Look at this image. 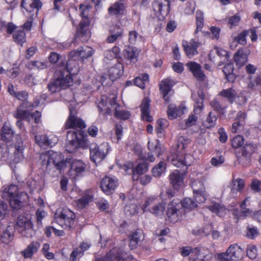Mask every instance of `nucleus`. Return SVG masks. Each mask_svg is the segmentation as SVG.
Here are the masks:
<instances>
[{
	"label": "nucleus",
	"instance_id": "38",
	"mask_svg": "<svg viewBox=\"0 0 261 261\" xmlns=\"http://www.w3.org/2000/svg\"><path fill=\"white\" fill-rule=\"evenodd\" d=\"M120 49L118 47L115 46L111 49H109L105 51V62H107V60H111L116 58L119 53Z\"/></svg>",
	"mask_w": 261,
	"mask_h": 261
},
{
	"label": "nucleus",
	"instance_id": "26",
	"mask_svg": "<svg viewBox=\"0 0 261 261\" xmlns=\"http://www.w3.org/2000/svg\"><path fill=\"white\" fill-rule=\"evenodd\" d=\"M234 67L232 63L225 64L223 68V72L228 82H233L236 79V75L233 73Z\"/></svg>",
	"mask_w": 261,
	"mask_h": 261
},
{
	"label": "nucleus",
	"instance_id": "7",
	"mask_svg": "<svg viewBox=\"0 0 261 261\" xmlns=\"http://www.w3.org/2000/svg\"><path fill=\"white\" fill-rule=\"evenodd\" d=\"M256 147L252 143H246L241 148V152H236V155L239 163L243 166H249L251 162V155Z\"/></svg>",
	"mask_w": 261,
	"mask_h": 261
},
{
	"label": "nucleus",
	"instance_id": "20",
	"mask_svg": "<svg viewBox=\"0 0 261 261\" xmlns=\"http://www.w3.org/2000/svg\"><path fill=\"white\" fill-rule=\"evenodd\" d=\"M238 93L233 88L223 89L218 94V96L226 100L229 103L232 104L237 97Z\"/></svg>",
	"mask_w": 261,
	"mask_h": 261
},
{
	"label": "nucleus",
	"instance_id": "29",
	"mask_svg": "<svg viewBox=\"0 0 261 261\" xmlns=\"http://www.w3.org/2000/svg\"><path fill=\"white\" fill-rule=\"evenodd\" d=\"M144 236L141 230H138L134 232L129 240V247L133 249L137 247V245L143 240Z\"/></svg>",
	"mask_w": 261,
	"mask_h": 261
},
{
	"label": "nucleus",
	"instance_id": "6",
	"mask_svg": "<svg viewBox=\"0 0 261 261\" xmlns=\"http://www.w3.org/2000/svg\"><path fill=\"white\" fill-rule=\"evenodd\" d=\"M166 203L160 202L156 197H149L142 205L144 211H148L155 216H161L166 208Z\"/></svg>",
	"mask_w": 261,
	"mask_h": 261
},
{
	"label": "nucleus",
	"instance_id": "14",
	"mask_svg": "<svg viewBox=\"0 0 261 261\" xmlns=\"http://www.w3.org/2000/svg\"><path fill=\"white\" fill-rule=\"evenodd\" d=\"M118 185V180L115 177L107 176L102 179L100 187L105 193L110 195L113 193Z\"/></svg>",
	"mask_w": 261,
	"mask_h": 261
},
{
	"label": "nucleus",
	"instance_id": "30",
	"mask_svg": "<svg viewBox=\"0 0 261 261\" xmlns=\"http://www.w3.org/2000/svg\"><path fill=\"white\" fill-rule=\"evenodd\" d=\"M233 58L236 65L240 67L243 66L247 61V55L244 53L243 48H240L234 54Z\"/></svg>",
	"mask_w": 261,
	"mask_h": 261
},
{
	"label": "nucleus",
	"instance_id": "15",
	"mask_svg": "<svg viewBox=\"0 0 261 261\" xmlns=\"http://www.w3.org/2000/svg\"><path fill=\"white\" fill-rule=\"evenodd\" d=\"M210 250L206 247H200L194 248L192 259L193 261H206L211 258Z\"/></svg>",
	"mask_w": 261,
	"mask_h": 261
},
{
	"label": "nucleus",
	"instance_id": "51",
	"mask_svg": "<svg viewBox=\"0 0 261 261\" xmlns=\"http://www.w3.org/2000/svg\"><path fill=\"white\" fill-rule=\"evenodd\" d=\"M179 110L174 104H170L168 107L167 114L170 119H175L178 114Z\"/></svg>",
	"mask_w": 261,
	"mask_h": 261
},
{
	"label": "nucleus",
	"instance_id": "60",
	"mask_svg": "<svg viewBox=\"0 0 261 261\" xmlns=\"http://www.w3.org/2000/svg\"><path fill=\"white\" fill-rule=\"evenodd\" d=\"M115 116L119 119L125 120L129 118V113L128 111L118 110L115 108Z\"/></svg>",
	"mask_w": 261,
	"mask_h": 261
},
{
	"label": "nucleus",
	"instance_id": "64",
	"mask_svg": "<svg viewBox=\"0 0 261 261\" xmlns=\"http://www.w3.org/2000/svg\"><path fill=\"white\" fill-rule=\"evenodd\" d=\"M225 161V158L222 155L213 157L211 160V163L214 166H218L222 165Z\"/></svg>",
	"mask_w": 261,
	"mask_h": 261
},
{
	"label": "nucleus",
	"instance_id": "32",
	"mask_svg": "<svg viewBox=\"0 0 261 261\" xmlns=\"http://www.w3.org/2000/svg\"><path fill=\"white\" fill-rule=\"evenodd\" d=\"M139 50L136 47H129L125 50L124 57L133 63L137 60Z\"/></svg>",
	"mask_w": 261,
	"mask_h": 261
},
{
	"label": "nucleus",
	"instance_id": "41",
	"mask_svg": "<svg viewBox=\"0 0 261 261\" xmlns=\"http://www.w3.org/2000/svg\"><path fill=\"white\" fill-rule=\"evenodd\" d=\"M210 32H205V35L210 37L213 40H219L221 32V29L219 27L212 26L210 29Z\"/></svg>",
	"mask_w": 261,
	"mask_h": 261
},
{
	"label": "nucleus",
	"instance_id": "9",
	"mask_svg": "<svg viewBox=\"0 0 261 261\" xmlns=\"http://www.w3.org/2000/svg\"><path fill=\"white\" fill-rule=\"evenodd\" d=\"M90 159L95 163H99L101 161L108 152V145L102 144L99 146L96 144H92L90 146Z\"/></svg>",
	"mask_w": 261,
	"mask_h": 261
},
{
	"label": "nucleus",
	"instance_id": "42",
	"mask_svg": "<svg viewBox=\"0 0 261 261\" xmlns=\"http://www.w3.org/2000/svg\"><path fill=\"white\" fill-rule=\"evenodd\" d=\"M166 165L163 162L161 161L159 163L153 167L152 170V173L154 177H159L166 170Z\"/></svg>",
	"mask_w": 261,
	"mask_h": 261
},
{
	"label": "nucleus",
	"instance_id": "17",
	"mask_svg": "<svg viewBox=\"0 0 261 261\" xmlns=\"http://www.w3.org/2000/svg\"><path fill=\"white\" fill-rule=\"evenodd\" d=\"M93 50L92 48L87 46H82L78 48L76 51H71L69 54L70 58H76L77 60H84L92 56Z\"/></svg>",
	"mask_w": 261,
	"mask_h": 261
},
{
	"label": "nucleus",
	"instance_id": "48",
	"mask_svg": "<svg viewBox=\"0 0 261 261\" xmlns=\"http://www.w3.org/2000/svg\"><path fill=\"white\" fill-rule=\"evenodd\" d=\"M180 204L184 208L192 210L197 207V204L195 202L190 198H185L183 200L180 201Z\"/></svg>",
	"mask_w": 261,
	"mask_h": 261
},
{
	"label": "nucleus",
	"instance_id": "55",
	"mask_svg": "<svg viewBox=\"0 0 261 261\" xmlns=\"http://www.w3.org/2000/svg\"><path fill=\"white\" fill-rule=\"evenodd\" d=\"M203 101L204 99L202 97H199L196 100L193 110L195 114H199L202 111L203 109Z\"/></svg>",
	"mask_w": 261,
	"mask_h": 261
},
{
	"label": "nucleus",
	"instance_id": "1",
	"mask_svg": "<svg viewBox=\"0 0 261 261\" xmlns=\"http://www.w3.org/2000/svg\"><path fill=\"white\" fill-rule=\"evenodd\" d=\"M69 109L70 115L66 123V128H80L76 131H68L67 133L66 150L68 152H73L79 148H87L89 147V141L87 137L83 135V132L81 130L86 127L84 121L74 115L76 113L74 101L71 102L69 105Z\"/></svg>",
	"mask_w": 261,
	"mask_h": 261
},
{
	"label": "nucleus",
	"instance_id": "12",
	"mask_svg": "<svg viewBox=\"0 0 261 261\" xmlns=\"http://www.w3.org/2000/svg\"><path fill=\"white\" fill-rule=\"evenodd\" d=\"M179 199L176 198L173 199L169 204L167 212L166 221L172 223H175L178 220L177 213L179 208Z\"/></svg>",
	"mask_w": 261,
	"mask_h": 261
},
{
	"label": "nucleus",
	"instance_id": "3",
	"mask_svg": "<svg viewBox=\"0 0 261 261\" xmlns=\"http://www.w3.org/2000/svg\"><path fill=\"white\" fill-rule=\"evenodd\" d=\"M244 249L238 244L230 245L225 252L217 253L215 257L218 261H238L243 258Z\"/></svg>",
	"mask_w": 261,
	"mask_h": 261
},
{
	"label": "nucleus",
	"instance_id": "5",
	"mask_svg": "<svg viewBox=\"0 0 261 261\" xmlns=\"http://www.w3.org/2000/svg\"><path fill=\"white\" fill-rule=\"evenodd\" d=\"M17 226L22 236L28 238H32L35 234L31 215H20L17 218Z\"/></svg>",
	"mask_w": 261,
	"mask_h": 261
},
{
	"label": "nucleus",
	"instance_id": "27",
	"mask_svg": "<svg viewBox=\"0 0 261 261\" xmlns=\"http://www.w3.org/2000/svg\"><path fill=\"white\" fill-rule=\"evenodd\" d=\"M14 230L13 227L8 226L1 235V240L3 243L8 244L11 242L14 238Z\"/></svg>",
	"mask_w": 261,
	"mask_h": 261
},
{
	"label": "nucleus",
	"instance_id": "56",
	"mask_svg": "<svg viewBox=\"0 0 261 261\" xmlns=\"http://www.w3.org/2000/svg\"><path fill=\"white\" fill-rule=\"evenodd\" d=\"M193 195L195 201L198 203H204L206 199L205 190L203 191L194 193Z\"/></svg>",
	"mask_w": 261,
	"mask_h": 261
},
{
	"label": "nucleus",
	"instance_id": "53",
	"mask_svg": "<svg viewBox=\"0 0 261 261\" xmlns=\"http://www.w3.org/2000/svg\"><path fill=\"white\" fill-rule=\"evenodd\" d=\"M173 58L175 60L177 61V62H171L172 64V69L176 72H179V62L178 61V48L176 47L173 50Z\"/></svg>",
	"mask_w": 261,
	"mask_h": 261
},
{
	"label": "nucleus",
	"instance_id": "43",
	"mask_svg": "<svg viewBox=\"0 0 261 261\" xmlns=\"http://www.w3.org/2000/svg\"><path fill=\"white\" fill-rule=\"evenodd\" d=\"M241 16L239 14H236L227 18V25L230 29H233L239 24Z\"/></svg>",
	"mask_w": 261,
	"mask_h": 261
},
{
	"label": "nucleus",
	"instance_id": "4",
	"mask_svg": "<svg viewBox=\"0 0 261 261\" xmlns=\"http://www.w3.org/2000/svg\"><path fill=\"white\" fill-rule=\"evenodd\" d=\"M74 213L67 207L57 210L54 218V222L65 229H69L74 223Z\"/></svg>",
	"mask_w": 261,
	"mask_h": 261
},
{
	"label": "nucleus",
	"instance_id": "10",
	"mask_svg": "<svg viewBox=\"0 0 261 261\" xmlns=\"http://www.w3.org/2000/svg\"><path fill=\"white\" fill-rule=\"evenodd\" d=\"M152 7L156 16L163 19L169 13L170 2L169 0H154Z\"/></svg>",
	"mask_w": 261,
	"mask_h": 261
},
{
	"label": "nucleus",
	"instance_id": "21",
	"mask_svg": "<svg viewBox=\"0 0 261 261\" xmlns=\"http://www.w3.org/2000/svg\"><path fill=\"white\" fill-rule=\"evenodd\" d=\"M176 83L172 79L168 78L162 81L160 85V90L163 94L165 100L168 101V97H166L168 93L170 91L172 87Z\"/></svg>",
	"mask_w": 261,
	"mask_h": 261
},
{
	"label": "nucleus",
	"instance_id": "25",
	"mask_svg": "<svg viewBox=\"0 0 261 261\" xmlns=\"http://www.w3.org/2000/svg\"><path fill=\"white\" fill-rule=\"evenodd\" d=\"M123 66L121 63H116L109 70V79L111 81H114L119 77L123 74Z\"/></svg>",
	"mask_w": 261,
	"mask_h": 261
},
{
	"label": "nucleus",
	"instance_id": "34",
	"mask_svg": "<svg viewBox=\"0 0 261 261\" xmlns=\"http://www.w3.org/2000/svg\"><path fill=\"white\" fill-rule=\"evenodd\" d=\"M170 184L173 188L178 191L179 188V171L176 170L169 176Z\"/></svg>",
	"mask_w": 261,
	"mask_h": 261
},
{
	"label": "nucleus",
	"instance_id": "37",
	"mask_svg": "<svg viewBox=\"0 0 261 261\" xmlns=\"http://www.w3.org/2000/svg\"><path fill=\"white\" fill-rule=\"evenodd\" d=\"M97 107L100 111H104L109 114L111 112V108L108 105V98L105 95H102Z\"/></svg>",
	"mask_w": 261,
	"mask_h": 261
},
{
	"label": "nucleus",
	"instance_id": "16",
	"mask_svg": "<svg viewBox=\"0 0 261 261\" xmlns=\"http://www.w3.org/2000/svg\"><path fill=\"white\" fill-rule=\"evenodd\" d=\"M49 154L50 156L49 160L48 161L47 167L53 166L59 170L64 168L66 162L62 160L61 154L49 150Z\"/></svg>",
	"mask_w": 261,
	"mask_h": 261
},
{
	"label": "nucleus",
	"instance_id": "54",
	"mask_svg": "<svg viewBox=\"0 0 261 261\" xmlns=\"http://www.w3.org/2000/svg\"><path fill=\"white\" fill-rule=\"evenodd\" d=\"M248 35V32L247 31H243L234 38V41L242 45H245L247 43L246 38Z\"/></svg>",
	"mask_w": 261,
	"mask_h": 261
},
{
	"label": "nucleus",
	"instance_id": "22",
	"mask_svg": "<svg viewBox=\"0 0 261 261\" xmlns=\"http://www.w3.org/2000/svg\"><path fill=\"white\" fill-rule=\"evenodd\" d=\"M76 58H72L69 59L66 63L65 62L61 61L60 65L62 67L64 65L65 69L69 71V73L71 74H76L79 71L80 67L78 65Z\"/></svg>",
	"mask_w": 261,
	"mask_h": 261
},
{
	"label": "nucleus",
	"instance_id": "40",
	"mask_svg": "<svg viewBox=\"0 0 261 261\" xmlns=\"http://www.w3.org/2000/svg\"><path fill=\"white\" fill-rule=\"evenodd\" d=\"M124 9L123 4L116 2L109 8L108 11L111 15H118L121 14Z\"/></svg>",
	"mask_w": 261,
	"mask_h": 261
},
{
	"label": "nucleus",
	"instance_id": "13",
	"mask_svg": "<svg viewBox=\"0 0 261 261\" xmlns=\"http://www.w3.org/2000/svg\"><path fill=\"white\" fill-rule=\"evenodd\" d=\"M201 45V43L194 39H192L190 41H182V46L184 50L189 58H193L198 54V48Z\"/></svg>",
	"mask_w": 261,
	"mask_h": 261
},
{
	"label": "nucleus",
	"instance_id": "35",
	"mask_svg": "<svg viewBox=\"0 0 261 261\" xmlns=\"http://www.w3.org/2000/svg\"><path fill=\"white\" fill-rule=\"evenodd\" d=\"M196 29L195 33L201 31L204 26V15L201 11L198 10L196 13Z\"/></svg>",
	"mask_w": 261,
	"mask_h": 261
},
{
	"label": "nucleus",
	"instance_id": "63",
	"mask_svg": "<svg viewBox=\"0 0 261 261\" xmlns=\"http://www.w3.org/2000/svg\"><path fill=\"white\" fill-rule=\"evenodd\" d=\"M215 49L218 56L220 58H224L223 61L224 62L228 60L229 56L226 50L219 47H216Z\"/></svg>",
	"mask_w": 261,
	"mask_h": 261
},
{
	"label": "nucleus",
	"instance_id": "31",
	"mask_svg": "<svg viewBox=\"0 0 261 261\" xmlns=\"http://www.w3.org/2000/svg\"><path fill=\"white\" fill-rule=\"evenodd\" d=\"M169 125L168 121L163 118H160L156 121L155 132L158 137L161 138L163 136L164 131Z\"/></svg>",
	"mask_w": 261,
	"mask_h": 261
},
{
	"label": "nucleus",
	"instance_id": "33",
	"mask_svg": "<svg viewBox=\"0 0 261 261\" xmlns=\"http://www.w3.org/2000/svg\"><path fill=\"white\" fill-rule=\"evenodd\" d=\"M13 132L10 127L6 123L3 126V131L1 135V138L3 141H10L13 137Z\"/></svg>",
	"mask_w": 261,
	"mask_h": 261
},
{
	"label": "nucleus",
	"instance_id": "28",
	"mask_svg": "<svg viewBox=\"0 0 261 261\" xmlns=\"http://www.w3.org/2000/svg\"><path fill=\"white\" fill-rule=\"evenodd\" d=\"M217 116L213 112H210L204 121L202 122V126L207 129L214 127L217 123Z\"/></svg>",
	"mask_w": 261,
	"mask_h": 261
},
{
	"label": "nucleus",
	"instance_id": "11",
	"mask_svg": "<svg viewBox=\"0 0 261 261\" xmlns=\"http://www.w3.org/2000/svg\"><path fill=\"white\" fill-rule=\"evenodd\" d=\"M65 162H66V164L64 165V167L67 166V164L70 166V170L69 173L73 178L82 175L85 170L86 164L80 160L67 159L65 161Z\"/></svg>",
	"mask_w": 261,
	"mask_h": 261
},
{
	"label": "nucleus",
	"instance_id": "39",
	"mask_svg": "<svg viewBox=\"0 0 261 261\" xmlns=\"http://www.w3.org/2000/svg\"><path fill=\"white\" fill-rule=\"evenodd\" d=\"M148 148L150 151L154 153L158 156L162 154L161 144L158 140H156L155 142L148 141Z\"/></svg>",
	"mask_w": 261,
	"mask_h": 261
},
{
	"label": "nucleus",
	"instance_id": "59",
	"mask_svg": "<svg viewBox=\"0 0 261 261\" xmlns=\"http://www.w3.org/2000/svg\"><path fill=\"white\" fill-rule=\"evenodd\" d=\"M251 189L255 193L261 191V180L256 178L252 179L250 185Z\"/></svg>",
	"mask_w": 261,
	"mask_h": 261
},
{
	"label": "nucleus",
	"instance_id": "47",
	"mask_svg": "<svg viewBox=\"0 0 261 261\" xmlns=\"http://www.w3.org/2000/svg\"><path fill=\"white\" fill-rule=\"evenodd\" d=\"M231 143L232 148L235 149L240 148L244 144V138L241 135H237L231 139Z\"/></svg>",
	"mask_w": 261,
	"mask_h": 261
},
{
	"label": "nucleus",
	"instance_id": "49",
	"mask_svg": "<svg viewBox=\"0 0 261 261\" xmlns=\"http://www.w3.org/2000/svg\"><path fill=\"white\" fill-rule=\"evenodd\" d=\"M13 36L14 41L18 44H22L25 41V34L22 30L15 31Z\"/></svg>",
	"mask_w": 261,
	"mask_h": 261
},
{
	"label": "nucleus",
	"instance_id": "8",
	"mask_svg": "<svg viewBox=\"0 0 261 261\" xmlns=\"http://www.w3.org/2000/svg\"><path fill=\"white\" fill-rule=\"evenodd\" d=\"M69 71L67 70L64 67L60 65V67L55 73V79L56 80V83L61 85L63 89L69 87L72 83V78Z\"/></svg>",
	"mask_w": 261,
	"mask_h": 261
},
{
	"label": "nucleus",
	"instance_id": "46",
	"mask_svg": "<svg viewBox=\"0 0 261 261\" xmlns=\"http://www.w3.org/2000/svg\"><path fill=\"white\" fill-rule=\"evenodd\" d=\"M191 187L193 193L201 191H203L205 190L203 181L200 179H195L193 181L191 184Z\"/></svg>",
	"mask_w": 261,
	"mask_h": 261
},
{
	"label": "nucleus",
	"instance_id": "50",
	"mask_svg": "<svg viewBox=\"0 0 261 261\" xmlns=\"http://www.w3.org/2000/svg\"><path fill=\"white\" fill-rule=\"evenodd\" d=\"M210 105L215 111H216L220 115L224 114L225 107H223L220 102L218 100L214 99V100H212L210 102Z\"/></svg>",
	"mask_w": 261,
	"mask_h": 261
},
{
	"label": "nucleus",
	"instance_id": "61",
	"mask_svg": "<svg viewBox=\"0 0 261 261\" xmlns=\"http://www.w3.org/2000/svg\"><path fill=\"white\" fill-rule=\"evenodd\" d=\"M198 119V117L195 114H191L189 116L187 119L185 120V125L186 127H190L194 125Z\"/></svg>",
	"mask_w": 261,
	"mask_h": 261
},
{
	"label": "nucleus",
	"instance_id": "45",
	"mask_svg": "<svg viewBox=\"0 0 261 261\" xmlns=\"http://www.w3.org/2000/svg\"><path fill=\"white\" fill-rule=\"evenodd\" d=\"M149 75L147 74H142L141 76H137L135 79V85L141 89L145 88L146 82H148Z\"/></svg>",
	"mask_w": 261,
	"mask_h": 261
},
{
	"label": "nucleus",
	"instance_id": "62",
	"mask_svg": "<svg viewBox=\"0 0 261 261\" xmlns=\"http://www.w3.org/2000/svg\"><path fill=\"white\" fill-rule=\"evenodd\" d=\"M141 36H140L138 33L136 31H130L128 33V41L132 44H135L137 39L140 38Z\"/></svg>",
	"mask_w": 261,
	"mask_h": 261
},
{
	"label": "nucleus",
	"instance_id": "44",
	"mask_svg": "<svg viewBox=\"0 0 261 261\" xmlns=\"http://www.w3.org/2000/svg\"><path fill=\"white\" fill-rule=\"evenodd\" d=\"M35 140L36 143L41 147L51 145L50 141L47 139L46 136L44 135H36L35 136Z\"/></svg>",
	"mask_w": 261,
	"mask_h": 261
},
{
	"label": "nucleus",
	"instance_id": "36",
	"mask_svg": "<svg viewBox=\"0 0 261 261\" xmlns=\"http://www.w3.org/2000/svg\"><path fill=\"white\" fill-rule=\"evenodd\" d=\"M90 21L88 17L82 18V20L80 22L79 33L86 36V38L85 40H86L90 37L89 31L86 29Z\"/></svg>",
	"mask_w": 261,
	"mask_h": 261
},
{
	"label": "nucleus",
	"instance_id": "58",
	"mask_svg": "<svg viewBox=\"0 0 261 261\" xmlns=\"http://www.w3.org/2000/svg\"><path fill=\"white\" fill-rule=\"evenodd\" d=\"M148 170V165L146 163H141L139 164L136 167L132 170V172H135L138 174L141 175L146 172Z\"/></svg>",
	"mask_w": 261,
	"mask_h": 261
},
{
	"label": "nucleus",
	"instance_id": "24",
	"mask_svg": "<svg viewBox=\"0 0 261 261\" xmlns=\"http://www.w3.org/2000/svg\"><path fill=\"white\" fill-rule=\"evenodd\" d=\"M40 243L37 241H33L21 253L22 256L27 258H31L34 253L37 252L40 247Z\"/></svg>",
	"mask_w": 261,
	"mask_h": 261
},
{
	"label": "nucleus",
	"instance_id": "19",
	"mask_svg": "<svg viewBox=\"0 0 261 261\" xmlns=\"http://www.w3.org/2000/svg\"><path fill=\"white\" fill-rule=\"evenodd\" d=\"M187 67L190 71L193 73L194 76L199 81L203 82L205 80V75L201 69L200 64L195 62H191L187 63Z\"/></svg>",
	"mask_w": 261,
	"mask_h": 261
},
{
	"label": "nucleus",
	"instance_id": "2",
	"mask_svg": "<svg viewBox=\"0 0 261 261\" xmlns=\"http://www.w3.org/2000/svg\"><path fill=\"white\" fill-rule=\"evenodd\" d=\"M2 197L9 200L10 206L15 210L22 206V202L28 198L25 193L19 192L18 188L14 185L4 187L2 190Z\"/></svg>",
	"mask_w": 261,
	"mask_h": 261
},
{
	"label": "nucleus",
	"instance_id": "23",
	"mask_svg": "<svg viewBox=\"0 0 261 261\" xmlns=\"http://www.w3.org/2000/svg\"><path fill=\"white\" fill-rule=\"evenodd\" d=\"M150 100L148 98L143 99L141 105V115L143 120L147 122H151L152 120V117L150 115L149 103Z\"/></svg>",
	"mask_w": 261,
	"mask_h": 261
},
{
	"label": "nucleus",
	"instance_id": "52",
	"mask_svg": "<svg viewBox=\"0 0 261 261\" xmlns=\"http://www.w3.org/2000/svg\"><path fill=\"white\" fill-rule=\"evenodd\" d=\"M30 113L26 110L18 108L16 111L15 116L17 118L25 119L30 121Z\"/></svg>",
	"mask_w": 261,
	"mask_h": 261
},
{
	"label": "nucleus",
	"instance_id": "18",
	"mask_svg": "<svg viewBox=\"0 0 261 261\" xmlns=\"http://www.w3.org/2000/svg\"><path fill=\"white\" fill-rule=\"evenodd\" d=\"M21 6L29 15H31L33 13H35V15H36L38 10L41 7L42 4L39 0H22Z\"/></svg>",
	"mask_w": 261,
	"mask_h": 261
},
{
	"label": "nucleus",
	"instance_id": "57",
	"mask_svg": "<svg viewBox=\"0 0 261 261\" xmlns=\"http://www.w3.org/2000/svg\"><path fill=\"white\" fill-rule=\"evenodd\" d=\"M247 255L250 259H253L257 256V248L254 245H249L247 246L246 251Z\"/></svg>",
	"mask_w": 261,
	"mask_h": 261
}]
</instances>
